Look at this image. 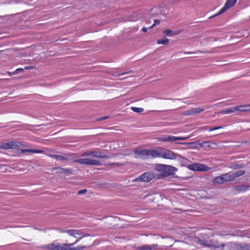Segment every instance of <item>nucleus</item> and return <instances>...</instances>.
Returning <instances> with one entry per match:
<instances>
[{
	"label": "nucleus",
	"mask_w": 250,
	"mask_h": 250,
	"mask_svg": "<svg viewBox=\"0 0 250 250\" xmlns=\"http://www.w3.org/2000/svg\"><path fill=\"white\" fill-rule=\"evenodd\" d=\"M177 156L181 158L183 161L187 160L185 158L180 156L179 154H175L170 150L161 147H159L157 149H156L155 158L162 157L165 159L173 160L176 159Z\"/></svg>",
	"instance_id": "f257e3e1"
},
{
	"label": "nucleus",
	"mask_w": 250,
	"mask_h": 250,
	"mask_svg": "<svg viewBox=\"0 0 250 250\" xmlns=\"http://www.w3.org/2000/svg\"><path fill=\"white\" fill-rule=\"evenodd\" d=\"M156 170L164 172V174H166V177L169 175H173L175 174V172L177 171L178 169L171 166L166 165L163 164H157L155 167Z\"/></svg>",
	"instance_id": "f03ea898"
},
{
	"label": "nucleus",
	"mask_w": 250,
	"mask_h": 250,
	"mask_svg": "<svg viewBox=\"0 0 250 250\" xmlns=\"http://www.w3.org/2000/svg\"><path fill=\"white\" fill-rule=\"evenodd\" d=\"M134 152L135 154L144 158H155L156 149H136Z\"/></svg>",
	"instance_id": "7ed1b4c3"
},
{
	"label": "nucleus",
	"mask_w": 250,
	"mask_h": 250,
	"mask_svg": "<svg viewBox=\"0 0 250 250\" xmlns=\"http://www.w3.org/2000/svg\"><path fill=\"white\" fill-rule=\"evenodd\" d=\"M73 162L77 163L80 164H85L97 166H100L101 165V163L99 161L89 158L79 159L74 160Z\"/></svg>",
	"instance_id": "20e7f679"
},
{
	"label": "nucleus",
	"mask_w": 250,
	"mask_h": 250,
	"mask_svg": "<svg viewBox=\"0 0 250 250\" xmlns=\"http://www.w3.org/2000/svg\"><path fill=\"white\" fill-rule=\"evenodd\" d=\"M155 178V174L151 172H146L141 175L134 181L148 182Z\"/></svg>",
	"instance_id": "39448f33"
},
{
	"label": "nucleus",
	"mask_w": 250,
	"mask_h": 250,
	"mask_svg": "<svg viewBox=\"0 0 250 250\" xmlns=\"http://www.w3.org/2000/svg\"><path fill=\"white\" fill-rule=\"evenodd\" d=\"M59 230L60 232L62 233H67L70 236H72L75 238L82 236V235L85 233L82 229H71L62 230V229H59Z\"/></svg>",
	"instance_id": "423d86ee"
},
{
	"label": "nucleus",
	"mask_w": 250,
	"mask_h": 250,
	"mask_svg": "<svg viewBox=\"0 0 250 250\" xmlns=\"http://www.w3.org/2000/svg\"><path fill=\"white\" fill-rule=\"evenodd\" d=\"M187 167L189 169L192 170L193 171H206L209 169V167L207 166L197 163L189 165Z\"/></svg>",
	"instance_id": "0eeeda50"
},
{
	"label": "nucleus",
	"mask_w": 250,
	"mask_h": 250,
	"mask_svg": "<svg viewBox=\"0 0 250 250\" xmlns=\"http://www.w3.org/2000/svg\"><path fill=\"white\" fill-rule=\"evenodd\" d=\"M20 145L19 142H10L0 145V148L4 149L17 148L20 147Z\"/></svg>",
	"instance_id": "6e6552de"
},
{
	"label": "nucleus",
	"mask_w": 250,
	"mask_h": 250,
	"mask_svg": "<svg viewBox=\"0 0 250 250\" xmlns=\"http://www.w3.org/2000/svg\"><path fill=\"white\" fill-rule=\"evenodd\" d=\"M236 2V0H233L232 1V3L229 4V1H226V2L225 3V6L220 10V11L217 14L210 17V18L220 15L223 14V13L225 12L228 9H229V8L233 6Z\"/></svg>",
	"instance_id": "1a4fd4ad"
},
{
	"label": "nucleus",
	"mask_w": 250,
	"mask_h": 250,
	"mask_svg": "<svg viewBox=\"0 0 250 250\" xmlns=\"http://www.w3.org/2000/svg\"><path fill=\"white\" fill-rule=\"evenodd\" d=\"M92 156L93 157H96L103 159H109L112 157L111 155H106L103 154L101 151H91Z\"/></svg>",
	"instance_id": "9d476101"
},
{
	"label": "nucleus",
	"mask_w": 250,
	"mask_h": 250,
	"mask_svg": "<svg viewBox=\"0 0 250 250\" xmlns=\"http://www.w3.org/2000/svg\"><path fill=\"white\" fill-rule=\"evenodd\" d=\"M188 138V137H180L175 136H166L161 138V140L163 142H174L176 140H185Z\"/></svg>",
	"instance_id": "9b49d317"
},
{
	"label": "nucleus",
	"mask_w": 250,
	"mask_h": 250,
	"mask_svg": "<svg viewBox=\"0 0 250 250\" xmlns=\"http://www.w3.org/2000/svg\"><path fill=\"white\" fill-rule=\"evenodd\" d=\"M55 169L58 170V173L63 174H71L73 171V169L64 168L60 167H57L55 168Z\"/></svg>",
	"instance_id": "f8f14e48"
},
{
	"label": "nucleus",
	"mask_w": 250,
	"mask_h": 250,
	"mask_svg": "<svg viewBox=\"0 0 250 250\" xmlns=\"http://www.w3.org/2000/svg\"><path fill=\"white\" fill-rule=\"evenodd\" d=\"M197 242L200 245L209 248H211V247H217L216 245H211V241H208L206 240H203L199 238L197 239Z\"/></svg>",
	"instance_id": "ddd939ff"
},
{
	"label": "nucleus",
	"mask_w": 250,
	"mask_h": 250,
	"mask_svg": "<svg viewBox=\"0 0 250 250\" xmlns=\"http://www.w3.org/2000/svg\"><path fill=\"white\" fill-rule=\"evenodd\" d=\"M67 155H51L50 157L53 159H56L59 161H65L69 160L68 158L66 157Z\"/></svg>",
	"instance_id": "4468645a"
},
{
	"label": "nucleus",
	"mask_w": 250,
	"mask_h": 250,
	"mask_svg": "<svg viewBox=\"0 0 250 250\" xmlns=\"http://www.w3.org/2000/svg\"><path fill=\"white\" fill-rule=\"evenodd\" d=\"M212 182L215 185L225 183V182L224 181V177H223L222 174L219 176H217L215 177L213 179Z\"/></svg>",
	"instance_id": "2eb2a0df"
},
{
	"label": "nucleus",
	"mask_w": 250,
	"mask_h": 250,
	"mask_svg": "<svg viewBox=\"0 0 250 250\" xmlns=\"http://www.w3.org/2000/svg\"><path fill=\"white\" fill-rule=\"evenodd\" d=\"M223 177H224V181L225 183L232 182L234 181L232 174L231 172L222 174Z\"/></svg>",
	"instance_id": "dca6fc26"
},
{
	"label": "nucleus",
	"mask_w": 250,
	"mask_h": 250,
	"mask_svg": "<svg viewBox=\"0 0 250 250\" xmlns=\"http://www.w3.org/2000/svg\"><path fill=\"white\" fill-rule=\"evenodd\" d=\"M245 166V165L243 163H231L229 166V167L231 169L236 170L244 167Z\"/></svg>",
	"instance_id": "f3484780"
},
{
	"label": "nucleus",
	"mask_w": 250,
	"mask_h": 250,
	"mask_svg": "<svg viewBox=\"0 0 250 250\" xmlns=\"http://www.w3.org/2000/svg\"><path fill=\"white\" fill-rule=\"evenodd\" d=\"M250 188V186L240 185L235 187V190L238 192H244L248 190Z\"/></svg>",
	"instance_id": "a211bd4d"
},
{
	"label": "nucleus",
	"mask_w": 250,
	"mask_h": 250,
	"mask_svg": "<svg viewBox=\"0 0 250 250\" xmlns=\"http://www.w3.org/2000/svg\"><path fill=\"white\" fill-rule=\"evenodd\" d=\"M74 245V243L68 244L65 243L62 245L59 244V250H71V246Z\"/></svg>",
	"instance_id": "6ab92c4d"
},
{
	"label": "nucleus",
	"mask_w": 250,
	"mask_h": 250,
	"mask_svg": "<svg viewBox=\"0 0 250 250\" xmlns=\"http://www.w3.org/2000/svg\"><path fill=\"white\" fill-rule=\"evenodd\" d=\"M237 107L238 111L241 112L250 111V104L237 105Z\"/></svg>",
	"instance_id": "aec40b11"
},
{
	"label": "nucleus",
	"mask_w": 250,
	"mask_h": 250,
	"mask_svg": "<svg viewBox=\"0 0 250 250\" xmlns=\"http://www.w3.org/2000/svg\"><path fill=\"white\" fill-rule=\"evenodd\" d=\"M231 173L234 180L236 178L244 175L246 173V171L243 170H238Z\"/></svg>",
	"instance_id": "412c9836"
},
{
	"label": "nucleus",
	"mask_w": 250,
	"mask_h": 250,
	"mask_svg": "<svg viewBox=\"0 0 250 250\" xmlns=\"http://www.w3.org/2000/svg\"><path fill=\"white\" fill-rule=\"evenodd\" d=\"M21 152L22 153H26V152H30L33 153H42L43 152V151L42 150H37V149H21Z\"/></svg>",
	"instance_id": "4be33fe9"
},
{
	"label": "nucleus",
	"mask_w": 250,
	"mask_h": 250,
	"mask_svg": "<svg viewBox=\"0 0 250 250\" xmlns=\"http://www.w3.org/2000/svg\"><path fill=\"white\" fill-rule=\"evenodd\" d=\"M236 111H238L237 106L227 109L226 110H222L220 111V113L223 114H230Z\"/></svg>",
	"instance_id": "5701e85b"
},
{
	"label": "nucleus",
	"mask_w": 250,
	"mask_h": 250,
	"mask_svg": "<svg viewBox=\"0 0 250 250\" xmlns=\"http://www.w3.org/2000/svg\"><path fill=\"white\" fill-rule=\"evenodd\" d=\"M180 32L179 31H173L171 30L170 29H167L166 30L163 31V33L165 34L166 35L168 36H172L174 35H178L180 33Z\"/></svg>",
	"instance_id": "b1692460"
},
{
	"label": "nucleus",
	"mask_w": 250,
	"mask_h": 250,
	"mask_svg": "<svg viewBox=\"0 0 250 250\" xmlns=\"http://www.w3.org/2000/svg\"><path fill=\"white\" fill-rule=\"evenodd\" d=\"M169 42V40L168 39L164 37V38H163L162 39L158 40L157 41V43L159 44H162L166 45Z\"/></svg>",
	"instance_id": "393cba45"
},
{
	"label": "nucleus",
	"mask_w": 250,
	"mask_h": 250,
	"mask_svg": "<svg viewBox=\"0 0 250 250\" xmlns=\"http://www.w3.org/2000/svg\"><path fill=\"white\" fill-rule=\"evenodd\" d=\"M193 115L200 113L204 110V108L201 107L198 108H192Z\"/></svg>",
	"instance_id": "a878e982"
},
{
	"label": "nucleus",
	"mask_w": 250,
	"mask_h": 250,
	"mask_svg": "<svg viewBox=\"0 0 250 250\" xmlns=\"http://www.w3.org/2000/svg\"><path fill=\"white\" fill-rule=\"evenodd\" d=\"M130 109L133 111L138 113H141L144 111V109L143 108L131 107Z\"/></svg>",
	"instance_id": "bb28decb"
},
{
	"label": "nucleus",
	"mask_w": 250,
	"mask_h": 250,
	"mask_svg": "<svg viewBox=\"0 0 250 250\" xmlns=\"http://www.w3.org/2000/svg\"><path fill=\"white\" fill-rule=\"evenodd\" d=\"M138 250H151L149 245H144L137 248Z\"/></svg>",
	"instance_id": "cd10ccee"
},
{
	"label": "nucleus",
	"mask_w": 250,
	"mask_h": 250,
	"mask_svg": "<svg viewBox=\"0 0 250 250\" xmlns=\"http://www.w3.org/2000/svg\"><path fill=\"white\" fill-rule=\"evenodd\" d=\"M210 241L211 242V245H216V246H217V247H212L213 248H219L220 246H222L223 249H224V248L225 246V244L224 243H222L221 244V245H220L217 241L213 242L212 240H210Z\"/></svg>",
	"instance_id": "c85d7f7f"
},
{
	"label": "nucleus",
	"mask_w": 250,
	"mask_h": 250,
	"mask_svg": "<svg viewBox=\"0 0 250 250\" xmlns=\"http://www.w3.org/2000/svg\"><path fill=\"white\" fill-rule=\"evenodd\" d=\"M89 246L87 245L85 246H78L77 247L73 248L71 250H83Z\"/></svg>",
	"instance_id": "c756f323"
},
{
	"label": "nucleus",
	"mask_w": 250,
	"mask_h": 250,
	"mask_svg": "<svg viewBox=\"0 0 250 250\" xmlns=\"http://www.w3.org/2000/svg\"><path fill=\"white\" fill-rule=\"evenodd\" d=\"M90 236V235L89 234H87V233H84V234H83V235H82V236H80L79 237H78L76 238V241L73 243H74V245H75V244L77 243L80 240H81L84 237H86V236Z\"/></svg>",
	"instance_id": "7c9ffc66"
},
{
	"label": "nucleus",
	"mask_w": 250,
	"mask_h": 250,
	"mask_svg": "<svg viewBox=\"0 0 250 250\" xmlns=\"http://www.w3.org/2000/svg\"><path fill=\"white\" fill-rule=\"evenodd\" d=\"M192 111H193L192 108H191V109L187 110L184 111L183 112V114L185 116L193 115V113Z\"/></svg>",
	"instance_id": "2f4dec72"
},
{
	"label": "nucleus",
	"mask_w": 250,
	"mask_h": 250,
	"mask_svg": "<svg viewBox=\"0 0 250 250\" xmlns=\"http://www.w3.org/2000/svg\"><path fill=\"white\" fill-rule=\"evenodd\" d=\"M164 172H161L160 174L155 175V178L157 179H160L164 177H166V175H165L166 174H164Z\"/></svg>",
	"instance_id": "473e14b6"
},
{
	"label": "nucleus",
	"mask_w": 250,
	"mask_h": 250,
	"mask_svg": "<svg viewBox=\"0 0 250 250\" xmlns=\"http://www.w3.org/2000/svg\"><path fill=\"white\" fill-rule=\"evenodd\" d=\"M50 250H59V244H55L54 243H51Z\"/></svg>",
	"instance_id": "72a5a7b5"
},
{
	"label": "nucleus",
	"mask_w": 250,
	"mask_h": 250,
	"mask_svg": "<svg viewBox=\"0 0 250 250\" xmlns=\"http://www.w3.org/2000/svg\"><path fill=\"white\" fill-rule=\"evenodd\" d=\"M160 20H154V23L153 24L152 26H151L150 27H149V29H152L154 28L155 26H156V25H158L160 23Z\"/></svg>",
	"instance_id": "f704fd0d"
},
{
	"label": "nucleus",
	"mask_w": 250,
	"mask_h": 250,
	"mask_svg": "<svg viewBox=\"0 0 250 250\" xmlns=\"http://www.w3.org/2000/svg\"><path fill=\"white\" fill-rule=\"evenodd\" d=\"M91 151H89V150L86 151L85 152H84L81 155V156L84 157V156H89L91 155L92 156Z\"/></svg>",
	"instance_id": "c9c22d12"
},
{
	"label": "nucleus",
	"mask_w": 250,
	"mask_h": 250,
	"mask_svg": "<svg viewBox=\"0 0 250 250\" xmlns=\"http://www.w3.org/2000/svg\"><path fill=\"white\" fill-rule=\"evenodd\" d=\"M223 128V126H216V127H213V128H209L208 129V131H213V130H217V129H221V128Z\"/></svg>",
	"instance_id": "e433bc0d"
},
{
	"label": "nucleus",
	"mask_w": 250,
	"mask_h": 250,
	"mask_svg": "<svg viewBox=\"0 0 250 250\" xmlns=\"http://www.w3.org/2000/svg\"><path fill=\"white\" fill-rule=\"evenodd\" d=\"M51 246H52L51 245V243H50V244H49L48 245H43V246H41V248L43 249L50 250Z\"/></svg>",
	"instance_id": "4c0bfd02"
},
{
	"label": "nucleus",
	"mask_w": 250,
	"mask_h": 250,
	"mask_svg": "<svg viewBox=\"0 0 250 250\" xmlns=\"http://www.w3.org/2000/svg\"><path fill=\"white\" fill-rule=\"evenodd\" d=\"M208 144V142H203L201 144H200V146L202 147H210V146L209 145H206V144Z\"/></svg>",
	"instance_id": "58836bf2"
},
{
	"label": "nucleus",
	"mask_w": 250,
	"mask_h": 250,
	"mask_svg": "<svg viewBox=\"0 0 250 250\" xmlns=\"http://www.w3.org/2000/svg\"><path fill=\"white\" fill-rule=\"evenodd\" d=\"M109 118V116H104V117L99 118L97 119V120L98 121H102V120L107 119Z\"/></svg>",
	"instance_id": "ea45409f"
},
{
	"label": "nucleus",
	"mask_w": 250,
	"mask_h": 250,
	"mask_svg": "<svg viewBox=\"0 0 250 250\" xmlns=\"http://www.w3.org/2000/svg\"><path fill=\"white\" fill-rule=\"evenodd\" d=\"M86 191H87V190L86 189L80 190L78 191V194L80 195V194H84L86 192Z\"/></svg>",
	"instance_id": "a19ab883"
},
{
	"label": "nucleus",
	"mask_w": 250,
	"mask_h": 250,
	"mask_svg": "<svg viewBox=\"0 0 250 250\" xmlns=\"http://www.w3.org/2000/svg\"><path fill=\"white\" fill-rule=\"evenodd\" d=\"M238 250H250L247 246L240 247Z\"/></svg>",
	"instance_id": "79ce46f5"
},
{
	"label": "nucleus",
	"mask_w": 250,
	"mask_h": 250,
	"mask_svg": "<svg viewBox=\"0 0 250 250\" xmlns=\"http://www.w3.org/2000/svg\"><path fill=\"white\" fill-rule=\"evenodd\" d=\"M23 71V69L22 68H18L16 69V70L13 73V74H17L20 72H21V71Z\"/></svg>",
	"instance_id": "37998d69"
},
{
	"label": "nucleus",
	"mask_w": 250,
	"mask_h": 250,
	"mask_svg": "<svg viewBox=\"0 0 250 250\" xmlns=\"http://www.w3.org/2000/svg\"><path fill=\"white\" fill-rule=\"evenodd\" d=\"M149 246L150 247L151 250L152 249H156L157 248V247H158V245H157L153 244V245H149Z\"/></svg>",
	"instance_id": "c03bdc74"
},
{
	"label": "nucleus",
	"mask_w": 250,
	"mask_h": 250,
	"mask_svg": "<svg viewBox=\"0 0 250 250\" xmlns=\"http://www.w3.org/2000/svg\"><path fill=\"white\" fill-rule=\"evenodd\" d=\"M110 165H111V166H120V165H122V164L118 163H113L110 164Z\"/></svg>",
	"instance_id": "a18cd8bd"
},
{
	"label": "nucleus",
	"mask_w": 250,
	"mask_h": 250,
	"mask_svg": "<svg viewBox=\"0 0 250 250\" xmlns=\"http://www.w3.org/2000/svg\"><path fill=\"white\" fill-rule=\"evenodd\" d=\"M147 28H146V27H144L142 29V31L144 32H147Z\"/></svg>",
	"instance_id": "49530a36"
},
{
	"label": "nucleus",
	"mask_w": 250,
	"mask_h": 250,
	"mask_svg": "<svg viewBox=\"0 0 250 250\" xmlns=\"http://www.w3.org/2000/svg\"><path fill=\"white\" fill-rule=\"evenodd\" d=\"M131 72H132V71H126L125 74H128L129 73H131Z\"/></svg>",
	"instance_id": "de8ad7c7"
},
{
	"label": "nucleus",
	"mask_w": 250,
	"mask_h": 250,
	"mask_svg": "<svg viewBox=\"0 0 250 250\" xmlns=\"http://www.w3.org/2000/svg\"><path fill=\"white\" fill-rule=\"evenodd\" d=\"M185 53L186 54H190V53H192V52H185Z\"/></svg>",
	"instance_id": "09e8293b"
},
{
	"label": "nucleus",
	"mask_w": 250,
	"mask_h": 250,
	"mask_svg": "<svg viewBox=\"0 0 250 250\" xmlns=\"http://www.w3.org/2000/svg\"><path fill=\"white\" fill-rule=\"evenodd\" d=\"M130 78V76H126L125 79H128Z\"/></svg>",
	"instance_id": "8fccbe9b"
},
{
	"label": "nucleus",
	"mask_w": 250,
	"mask_h": 250,
	"mask_svg": "<svg viewBox=\"0 0 250 250\" xmlns=\"http://www.w3.org/2000/svg\"><path fill=\"white\" fill-rule=\"evenodd\" d=\"M25 69H28V66H25Z\"/></svg>",
	"instance_id": "3c124183"
},
{
	"label": "nucleus",
	"mask_w": 250,
	"mask_h": 250,
	"mask_svg": "<svg viewBox=\"0 0 250 250\" xmlns=\"http://www.w3.org/2000/svg\"><path fill=\"white\" fill-rule=\"evenodd\" d=\"M128 150H128V149H127H127H125V151H128Z\"/></svg>",
	"instance_id": "603ef678"
}]
</instances>
